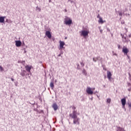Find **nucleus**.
<instances>
[{"instance_id":"nucleus-1","label":"nucleus","mask_w":131,"mask_h":131,"mask_svg":"<svg viewBox=\"0 0 131 131\" xmlns=\"http://www.w3.org/2000/svg\"><path fill=\"white\" fill-rule=\"evenodd\" d=\"M72 107L74 111H73V113L70 114V117L74 119L75 118H77V113H76V107H75V106H72Z\"/></svg>"},{"instance_id":"nucleus-2","label":"nucleus","mask_w":131,"mask_h":131,"mask_svg":"<svg viewBox=\"0 0 131 131\" xmlns=\"http://www.w3.org/2000/svg\"><path fill=\"white\" fill-rule=\"evenodd\" d=\"M129 52V50L126 47H123L122 49V52L124 53V55L127 56L128 59H130L129 56L127 54H128V52Z\"/></svg>"},{"instance_id":"nucleus-3","label":"nucleus","mask_w":131,"mask_h":131,"mask_svg":"<svg viewBox=\"0 0 131 131\" xmlns=\"http://www.w3.org/2000/svg\"><path fill=\"white\" fill-rule=\"evenodd\" d=\"M80 33H81V36H83V37L85 38L86 36H88L90 32L89 31L82 30L81 32H80Z\"/></svg>"},{"instance_id":"nucleus-4","label":"nucleus","mask_w":131,"mask_h":131,"mask_svg":"<svg viewBox=\"0 0 131 131\" xmlns=\"http://www.w3.org/2000/svg\"><path fill=\"white\" fill-rule=\"evenodd\" d=\"M94 90H95V88L92 89L91 87H88L86 92L88 95H93L94 94V91H93Z\"/></svg>"},{"instance_id":"nucleus-5","label":"nucleus","mask_w":131,"mask_h":131,"mask_svg":"<svg viewBox=\"0 0 131 131\" xmlns=\"http://www.w3.org/2000/svg\"><path fill=\"white\" fill-rule=\"evenodd\" d=\"M121 102L122 103L123 108H125V104H126V99L125 98H123L121 99Z\"/></svg>"},{"instance_id":"nucleus-6","label":"nucleus","mask_w":131,"mask_h":131,"mask_svg":"<svg viewBox=\"0 0 131 131\" xmlns=\"http://www.w3.org/2000/svg\"><path fill=\"white\" fill-rule=\"evenodd\" d=\"M64 46H65V42L62 41H59V50H62V49H63Z\"/></svg>"},{"instance_id":"nucleus-7","label":"nucleus","mask_w":131,"mask_h":131,"mask_svg":"<svg viewBox=\"0 0 131 131\" xmlns=\"http://www.w3.org/2000/svg\"><path fill=\"white\" fill-rule=\"evenodd\" d=\"M72 24V19L70 18H67L66 19V25H69V26H70Z\"/></svg>"},{"instance_id":"nucleus-8","label":"nucleus","mask_w":131,"mask_h":131,"mask_svg":"<svg viewBox=\"0 0 131 131\" xmlns=\"http://www.w3.org/2000/svg\"><path fill=\"white\" fill-rule=\"evenodd\" d=\"M46 35L48 37V38H52V34H51V32H50V31H47L46 32Z\"/></svg>"},{"instance_id":"nucleus-9","label":"nucleus","mask_w":131,"mask_h":131,"mask_svg":"<svg viewBox=\"0 0 131 131\" xmlns=\"http://www.w3.org/2000/svg\"><path fill=\"white\" fill-rule=\"evenodd\" d=\"M112 76V74H111V72L110 71H107V77L110 80V81H111V77Z\"/></svg>"},{"instance_id":"nucleus-10","label":"nucleus","mask_w":131,"mask_h":131,"mask_svg":"<svg viewBox=\"0 0 131 131\" xmlns=\"http://www.w3.org/2000/svg\"><path fill=\"white\" fill-rule=\"evenodd\" d=\"M21 45H22V42H21V41H19V40L15 41L16 47H21Z\"/></svg>"},{"instance_id":"nucleus-11","label":"nucleus","mask_w":131,"mask_h":131,"mask_svg":"<svg viewBox=\"0 0 131 131\" xmlns=\"http://www.w3.org/2000/svg\"><path fill=\"white\" fill-rule=\"evenodd\" d=\"M79 119L77 117L74 119V120H73L74 124H76V123H77V124H79Z\"/></svg>"},{"instance_id":"nucleus-12","label":"nucleus","mask_w":131,"mask_h":131,"mask_svg":"<svg viewBox=\"0 0 131 131\" xmlns=\"http://www.w3.org/2000/svg\"><path fill=\"white\" fill-rule=\"evenodd\" d=\"M31 68H32V67L29 66L28 65L25 67V69L28 71V72H30V70H31Z\"/></svg>"},{"instance_id":"nucleus-13","label":"nucleus","mask_w":131,"mask_h":131,"mask_svg":"<svg viewBox=\"0 0 131 131\" xmlns=\"http://www.w3.org/2000/svg\"><path fill=\"white\" fill-rule=\"evenodd\" d=\"M52 108H53L54 110L56 111V110H58V105L57 103H53L52 105Z\"/></svg>"},{"instance_id":"nucleus-14","label":"nucleus","mask_w":131,"mask_h":131,"mask_svg":"<svg viewBox=\"0 0 131 131\" xmlns=\"http://www.w3.org/2000/svg\"><path fill=\"white\" fill-rule=\"evenodd\" d=\"M6 18V16H1L0 17V23H4L5 22V18Z\"/></svg>"},{"instance_id":"nucleus-15","label":"nucleus","mask_w":131,"mask_h":131,"mask_svg":"<svg viewBox=\"0 0 131 131\" xmlns=\"http://www.w3.org/2000/svg\"><path fill=\"white\" fill-rule=\"evenodd\" d=\"M129 40L127 39L126 37L123 36V42H128Z\"/></svg>"},{"instance_id":"nucleus-16","label":"nucleus","mask_w":131,"mask_h":131,"mask_svg":"<svg viewBox=\"0 0 131 131\" xmlns=\"http://www.w3.org/2000/svg\"><path fill=\"white\" fill-rule=\"evenodd\" d=\"M99 23H101V24H103L105 21H103V18L102 17H99V19L98 20Z\"/></svg>"},{"instance_id":"nucleus-17","label":"nucleus","mask_w":131,"mask_h":131,"mask_svg":"<svg viewBox=\"0 0 131 131\" xmlns=\"http://www.w3.org/2000/svg\"><path fill=\"white\" fill-rule=\"evenodd\" d=\"M99 59H100V56H98L97 57L93 58V60L94 62H97V61H98V60H99Z\"/></svg>"},{"instance_id":"nucleus-18","label":"nucleus","mask_w":131,"mask_h":131,"mask_svg":"<svg viewBox=\"0 0 131 131\" xmlns=\"http://www.w3.org/2000/svg\"><path fill=\"white\" fill-rule=\"evenodd\" d=\"M50 86L52 89V90H53V89H54V82L53 81L51 82Z\"/></svg>"},{"instance_id":"nucleus-19","label":"nucleus","mask_w":131,"mask_h":131,"mask_svg":"<svg viewBox=\"0 0 131 131\" xmlns=\"http://www.w3.org/2000/svg\"><path fill=\"white\" fill-rule=\"evenodd\" d=\"M25 73H26V71H23V72L20 73V75L21 76H25Z\"/></svg>"},{"instance_id":"nucleus-20","label":"nucleus","mask_w":131,"mask_h":131,"mask_svg":"<svg viewBox=\"0 0 131 131\" xmlns=\"http://www.w3.org/2000/svg\"><path fill=\"white\" fill-rule=\"evenodd\" d=\"M111 102V99L108 98V99H107V103H110Z\"/></svg>"},{"instance_id":"nucleus-21","label":"nucleus","mask_w":131,"mask_h":131,"mask_svg":"<svg viewBox=\"0 0 131 131\" xmlns=\"http://www.w3.org/2000/svg\"><path fill=\"white\" fill-rule=\"evenodd\" d=\"M36 10H37V11H38L39 12H40V11H41L40 8H39L38 7H36Z\"/></svg>"},{"instance_id":"nucleus-22","label":"nucleus","mask_w":131,"mask_h":131,"mask_svg":"<svg viewBox=\"0 0 131 131\" xmlns=\"http://www.w3.org/2000/svg\"><path fill=\"white\" fill-rule=\"evenodd\" d=\"M118 129H119V130H120V131H123V128H121V127H118Z\"/></svg>"},{"instance_id":"nucleus-23","label":"nucleus","mask_w":131,"mask_h":131,"mask_svg":"<svg viewBox=\"0 0 131 131\" xmlns=\"http://www.w3.org/2000/svg\"><path fill=\"white\" fill-rule=\"evenodd\" d=\"M80 64L82 67H83V66H84V63H83V62H80Z\"/></svg>"},{"instance_id":"nucleus-24","label":"nucleus","mask_w":131,"mask_h":131,"mask_svg":"<svg viewBox=\"0 0 131 131\" xmlns=\"http://www.w3.org/2000/svg\"><path fill=\"white\" fill-rule=\"evenodd\" d=\"M0 70H1V71H4V69L3 68V67L2 66H0Z\"/></svg>"},{"instance_id":"nucleus-25","label":"nucleus","mask_w":131,"mask_h":131,"mask_svg":"<svg viewBox=\"0 0 131 131\" xmlns=\"http://www.w3.org/2000/svg\"><path fill=\"white\" fill-rule=\"evenodd\" d=\"M128 106L130 107V108H131V102L128 103Z\"/></svg>"},{"instance_id":"nucleus-26","label":"nucleus","mask_w":131,"mask_h":131,"mask_svg":"<svg viewBox=\"0 0 131 131\" xmlns=\"http://www.w3.org/2000/svg\"><path fill=\"white\" fill-rule=\"evenodd\" d=\"M119 16H122V13L119 12Z\"/></svg>"},{"instance_id":"nucleus-27","label":"nucleus","mask_w":131,"mask_h":131,"mask_svg":"<svg viewBox=\"0 0 131 131\" xmlns=\"http://www.w3.org/2000/svg\"><path fill=\"white\" fill-rule=\"evenodd\" d=\"M97 18H98L99 19H100V18H101V17L100 16V14L98 15Z\"/></svg>"},{"instance_id":"nucleus-28","label":"nucleus","mask_w":131,"mask_h":131,"mask_svg":"<svg viewBox=\"0 0 131 131\" xmlns=\"http://www.w3.org/2000/svg\"><path fill=\"white\" fill-rule=\"evenodd\" d=\"M113 55H114V56H117V54H116V53H114V54H113Z\"/></svg>"},{"instance_id":"nucleus-29","label":"nucleus","mask_w":131,"mask_h":131,"mask_svg":"<svg viewBox=\"0 0 131 131\" xmlns=\"http://www.w3.org/2000/svg\"><path fill=\"white\" fill-rule=\"evenodd\" d=\"M11 80H12V81H14V79L13 78H11Z\"/></svg>"},{"instance_id":"nucleus-30","label":"nucleus","mask_w":131,"mask_h":131,"mask_svg":"<svg viewBox=\"0 0 131 131\" xmlns=\"http://www.w3.org/2000/svg\"><path fill=\"white\" fill-rule=\"evenodd\" d=\"M64 23L66 24V19H64Z\"/></svg>"},{"instance_id":"nucleus-31","label":"nucleus","mask_w":131,"mask_h":131,"mask_svg":"<svg viewBox=\"0 0 131 131\" xmlns=\"http://www.w3.org/2000/svg\"><path fill=\"white\" fill-rule=\"evenodd\" d=\"M128 85H130V83H128Z\"/></svg>"},{"instance_id":"nucleus-32","label":"nucleus","mask_w":131,"mask_h":131,"mask_svg":"<svg viewBox=\"0 0 131 131\" xmlns=\"http://www.w3.org/2000/svg\"><path fill=\"white\" fill-rule=\"evenodd\" d=\"M128 91H129V92H130V89H128Z\"/></svg>"},{"instance_id":"nucleus-33","label":"nucleus","mask_w":131,"mask_h":131,"mask_svg":"<svg viewBox=\"0 0 131 131\" xmlns=\"http://www.w3.org/2000/svg\"><path fill=\"white\" fill-rule=\"evenodd\" d=\"M129 75L130 77H131V75H130V74H129Z\"/></svg>"},{"instance_id":"nucleus-34","label":"nucleus","mask_w":131,"mask_h":131,"mask_svg":"<svg viewBox=\"0 0 131 131\" xmlns=\"http://www.w3.org/2000/svg\"><path fill=\"white\" fill-rule=\"evenodd\" d=\"M118 48H119H119H120V46L119 45V47H118Z\"/></svg>"},{"instance_id":"nucleus-35","label":"nucleus","mask_w":131,"mask_h":131,"mask_svg":"<svg viewBox=\"0 0 131 131\" xmlns=\"http://www.w3.org/2000/svg\"><path fill=\"white\" fill-rule=\"evenodd\" d=\"M69 1V2H70V1H71V0H68Z\"/></svg>"},{"instance_id":"nucleus-36","label":"nucleus","mask_w":131,"mask_h":131,"mask_svg":"<svg viewBox=\"0 0 131 131\" xmlns=\"http://www.w3.org/2000/svg\"><path fill=\"white\" fill-rule=\"evenodd\" d=\"M100 59L102 60V58H101Z\"/></svg>"},{"instance_id":"nucleus-37","label":"nucleus","mask_w":131,"mask_h":131,"mask_svg":"<svg viewBox=\"0 0 131 131\" xmlns=\"http://www.w3.org/2000/svg\"><path fill=\"white\" fill-rule=\"evenodd\" d=\"M49 2H51V1H49Z\"/></svg>"}]
</instances>
